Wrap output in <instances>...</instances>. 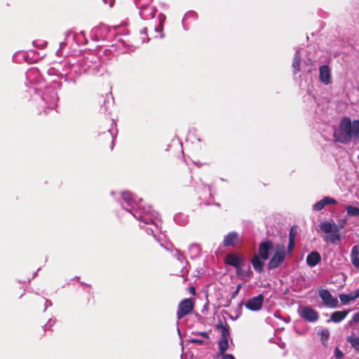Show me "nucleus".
<instances>
[{
  "instance_id": "23",
  "label": "nucleus",
  "mask_w": 359,
  "mask_h": 359,
  "mask_svg": "<svg viewBox=\"0 0 359 359\" xmlns=\"http://www.w3.org/2000/svg\"><path fill=\"white\" fill-rule=\"evenodd\" d=\"M201 249L200 245L196 243H193L189 245L188 252L190 258L194 259L201 255Z\"/></svg>"
},
{
  "instance_id": "14",
  "label": "nucleus",
  "mask_w": 359,
  "mask_h": 359,
  "mask_svg": "<svg viewBox=\"0 0 359 359\" xmlns=\"http://www.w3.org/2000/svg\"><path fill=\"white\" fill-rule=\"evenodd\" d=\"M226 263L236 267L238 272H239L244 264V261L240 256L236 254H229L226 257Z\"/></svg>"
},
{
  "instance_id": "32",
  "label": "nucleus",
  "mask_w": 359,
  "mask_h": 359,
  "mask_svg": "<svg viewBox=\"0 0 359 359\" xmlns=\"http://www.w3.org/2000/svg\"><path fill=\"white\" fill-rule=\"evenodd\" d=\"M38 73L39 72L36 69H29L26 73L27 80L29 81L30 83H32L34 77H36Z\"/></svg>"
},
{
  "instance_id": "2",
  "label": "nucleus",
  "mask_w": 359,
  "mask_h": 359,
  "mask_svg": "<svg viewBox=\"0 0 359 359\" xmlns=\"http://www.w3.org/2000/svg\"><path fill=\"white\" fill-rule=\"evenodd\" d=\"M334 135L337 142L343 144L359 140V120L351 121L348 117L343 118Z\"/></svg>"
},
{
  "instance_id": "43",
  "label": "nucleus",
  "mask_w": 359,
  "mask_h": 359,
  "mask_svg": "<svg viewBox=\"0 0 359 359\" xmlns=\"http://www.w3.org/2000/svg\"><path fill=\"white\" fill-rule=\"evenodd\" d=\"M104 4H109L110 7H112L114 0H102Z\"/></svg>"
},
{
  "instance_id": "3",
  "label": "nucleus",
  "mask_w": 359,
  "mask_h": 359,
  "mask_svg": "<svg viewBox=\"0 0 359 359\" xmlns=\"http://www.w3.org/2000/svg\"><path fill=\"white\" fill-rule=\"evenodd\" d=\"M62 83L60 82L54 81L49 86L46 87L42 92L35 87H33V90L35 94L41 96L42 101L44 102L48 108L53 109L57 106L58 101L56 89H60Z\"/></svg>"
},
{
  "instance_id": "36",
  "label": "nucleus",
  "mask_w": 359,
  "mask_h": 359,
  "mask_svg": "<svg viewBox=\"0 0 359 359\" xmlns=\"http://www.w3.org/2000/svg\"><path fill=\"white\" fill-rule=\"evenodd\" d=\"M334 353L336 359H341L343 358V353L339 349V348L336 347Z\"/></svg>"
},
{
  "instance_id": "10",
  "label": "nucleus",
  "mask_w": 359,
  "mask_h": 359,
  "mask_svg": "<svg viewBox=\"0 0 359 359\" xmlns=\"http://www.w3.org/2000/svg\"><path fill=\"white\" fill-rule=\"evenodd\" d=\"M241 237L236 231H231L224 237L221 246L235 248L241 244Z\"/></svg>"
},
{
  "instance_id": "47",
  "label": "nucleus",
  "mask_w": 359,
  "mask_h": 359,
  "mask_svg": "<svg viewBox=\"0 0 359 359\" xmlns=\"http://www.w3.org/2000/svg\"><path fill=\"white\" fill-rule=\"evenodd\" d=\"M141 34H147V27H144L140 32Z\"/></svg>"
},
{
  "instance_id": "4",
  "label": "nucleus",
  "mask_w": 359,
  "mask_h": 359,
  "mask_svg": "<svg viewBox=\"0 0 359 359\" xmlns=\"http://www.w3.org/2000/svg\"><path fill=\"white\" fill-rule=\"evenodd\" d=\"M79 62L83 74L97 75L102 72V66L95 55L90 54L79 60Z\"/></svg>"
},
{
  "instance_id": "46",
  "label": "nucleus",
  "mask_w": 359,
  "mask_h": 359,
  "mask_svg": "<svg viewBox=\"0 0 359 359\" xmlns=\"http://www.w3.org/2000/svg\"><path fill=\"white\" fill-rule=\"evenodd\" d=\"M189 292H190L192 294L195 295V294H196V290H195V287H193V286L189 287Z\"/></svg>"
},
{
  "instance_id": "37",
  "label": "nucleus",
  "mask_w": 359,
  "mask_h": 359,
  "mask_svg": "<svg viewBox=\"0 0 359 359\" xmlns=\"http://www.w3.org/2000/svg\"><path fill=\"white\" fill-rule=\"evenodd\" d=\"M294 236H292V232L290 233V239H289V245L288 248L289 250H291L294 247Z\"/></svg>"
},
{
  "instance_id": "51",
  "label": "nucleus",
  "mask_w": 359,
  "mask_h": 359,
  "mask_svg": "<svg viewBox=\"0 0 359 359\" xmlns=\"http://www.w3.org/2000/svg\"><path fill=\"white\" fill-rule=\"evenodd\" d=\"M60 50H57V51L56 54H57V55H59V53H60Z\"/></svg>"
},
{
  "instance_id": "35",
  "label": "nucleus",
  "mask_w": 359,
  "mask_h": 359,
  "mask_svg": "<svg viewBox=\"0 0 359 359\" xmlns=\"http://www.w3.org/2000/svg\"><path fill=\"white\" fill-rule=\"evenodd\" d=\"M359 322V311L358 313H355L352 319L348 322V325L352 326L354 323Z\"/></svg>"
},
{
  "instance_id": "24",
  "label": "nucleus",
  "mask_w": 359,
  "mask_h": 359,
  "mask_svg": "<svg viewBox=\"0 0 359 359\" xmlns=\"http://www.w3.org/2000/svg\"><path fill=\"white\" fill-rule=\"evenodd\" d=\"M165 20V16L162 14L159 13L158 15V25L154 27V30L156 32L161 33L160 37L162 39L164 37V34H163V22Z\"/></svg>"
},
{
  "instance_id": "50",
  "label": "nucleus",
  "mask_w": 359,
  "mask_h": 359,
  "mask_svg": "<svg viewBox=\"0 0 359 359\" xmlns=\"http://www.w3.org/2000/svg\"><path fill=\"white\" fill-rule=\"evenodd\" d=\"M239 288H240V285L238 286V289L235 291L233 295H235L236 294L238 293Z\"/></svg>"
},
{
  "instance_id": "5",
  "label": "nucleus",
  "mask_w": 359,
  "mask_h": 359,
  "mask_svg": "<svg viewBox=\"0 0 359 359\" xmlns=\"http://www.w3.org/2000/svg\"><path fill=\"white\" fill-rule=\"evenodd\" d=\"M217 329L221 331V336L218 341L219 351L216 353V358H220L221 355L225 354L226 351L229 348V340H231L229 328L227 325H224L222 323L217 325ZM232 344V341H231Z\"/></svg>"
},
{
  "instance_id": "29",
  "label": "nucleus",
  "mask_w": 359,
  "mask_h": 359,
  "mask_svg": "<svg viewBox=\"0 0 359 359\" xmlns=\"http://www.w3.org/2000/svg\"><path fill=\"white\" fill-rule=\"evenodd\" d=\"M347 341L351 344L355 351L359 353V337L351 335L347 337Z\"/></svg>"
},
{
  "instance_id": "28",
  "label": "nucleus",
  "mask_w": 359,
  "mask_h": 359,
  "mask_svg": "<svg viewBox=\"0 0 359 359\" xmlns=\"http://www.w3.org/2000/svg\"><path fill=\"white\" fill-rule=\"evenodd\" d=\"M339 299L343 305H347L351 302H353L355 299H354V297L353 296L352 293L349 294H340L339 295Z\"/></svg>"
},
{
  "instance_id": "38",
  "label": "nucleus",
  "mask_w": 359,
  "mask_h": 359,
  "mask_svg": "<svg viewBox=\"0 0 359 359\" xmlns=\"http://www.w3.org/2000/svg\"><path fill=\"white\" fill-rule=\"evenodd\" d=\"M195 15H196V13L193 11L188 12L184 15L183 20H186L189 18H194Z\"/></svg>"
},
{
  "instance_id": "20",
  "label": "nucleus",
  "mask_w": 359,
  "mask_h": 359,
  "mask_svg": "<svg viewBox=\"0 0 359 359\" xmlns=\"http://www.w3.org/2000/svg\"><path fill=\"white\" fill-rule=\"evenodd\" d=\"M349 311V310L334 311L331 314L330 318L327 320V322L331 321L334 323H339L345 319Z\"/></svg>"
},
{
  "instance_id": "41",
  "label": "nucleus",
  "mask_w": 359,
  "mask_h": 359,
  "mask_svg": "<svg viewBox=\"0 0 359 359\" xmlns=\"http://www.w3.org/2000/svg\"><path fill=\"white\" fill-rule=\"evenodd\" d=\"M55 323V320H53V319H50L48 321V323L47 325H46V327H48V328H50L51 326H53Z\"/></svg>"
},
{
  "instance_id": "22",
  "label": "nucleus",
  "mask_w": 359,
  "mask_h": 359,
  "mask_svg": "<svg viewBox=\"0 0 359 359\" xmlns=\"http://www.w3.org/2000/svg\"><path fill=\"white\" fill-rule=\"evenodd\" d=\"M351 260L353 266L359 269V244L353 247L351 252Z\"/></svg>"
},
{
  "instance_id": "26",
  "label": "nucleus",
  "mask_w": 359,
  "mask_h": 359,
  "mask_svg": "<svg viewBox=\"0 0 359 359\" xmlns=\"http://www.w3.org/2000/svg\"><path fill=\"white\" fill-rule=\"evenodd\" d=\"M300 62H301V53H300L299 50H298L296 51V53L294 54V60H293V62H292L294 74H297V72H299L300 71Z\"/></svg>"
},
{
  "instance_id": "17",
  "label": "nucleus",
  "mask_w": 359,
  "mask_h": 359,
  "mask_svg": "<svg viewBox=\"0 0 359 359\" xmlns=\"http://www.w3.org/2000/svg\"><path fill=\"white\" fill-rule=\"evenodd\" d=\"M264 302V297L262 294L252 298L248 300V309L252 311H259L261 309Z\"/></svg>"
},
{
  "instance_id": "13",
  "label": "nucleus",
  "mask_w": 359,
  "mask_h": 359,
  "mask_svg": "<svg viewBox=\"0 0 359 359\" xmlns=\"http://www.w3.org/2000/svg\"><path fill=\"white\" fill-rule=\"evenodd\" d=\"M71 68L72 69L70 73H67V75H66V82L76 84L78 78L83 73L79 65V61L76 63H72V67Z\"/></svg>"
},
{
  "instance_id": "18",
  "label": "nucleus",
  "mask_w": 359,
  "mask_h": 359,
  "mask_svg": "<svg viewBox=\"0 0 359 359\" xmlns=\"http://www.w3.org/2000/svg\"><path fill=\"white\" fill-rule=\"evenodd\" d=\"M271 248L272 243L270 241L262 243L259 248V257L263 260H266L269 258V253Z\"/></svg>"
},
{
  "instance_id": "44",
  "label": "nucleus",
  "mask_w": 359,
  "mask_h": 359,
  "mask_svg": "<svg viewBox=\"0 0 359 359\" xmlns=\"http://www.w3.org/2000/svg\"><path fill=\"white\" fill-rule=\"evenodd\" d=\"M52 306V302H51V301H50V300H48V299H46L45 309H44V310H43V311H46V309H47V307H48V306Z\"/></svg>"
},
{
  "instance_id": "33",
  "label": "nucleus",
  "mask_w": 359,
  "mask_h": 359,
  "mask_svg": "<svg viewBox=\"0 0 359 359\" xmlns=\"http://www.w3.org/2000/svg\"><path fill=\"white\" fill-rule=\"evenodd\" d=\"M118 130L117 129H109L107 132V134L110 137L111 139V149H113L114 148V141L117 135Z\"/></svg>"
},
{
  "instance_id": "12",
  "label": "nucleus",
  "mask_w": 359,
  "mask_h": 359,
  "mask_svg": "<svg viewBox=\"0 0 359 359\" xmlns=\"http://www.w3.org/2000/svg\"><path fill=\"white\" fill-rule=\"evenodd\" d=\"M299 316L310 322H315L318 318V313L309 306H301L298 309Z\"/></svg>"
},
{
  "instance_id": "30",
  "label": "nucleus",
  "mask_w": 359,
  "mask_h": 359,
  "mask_svg": "<svg viewBox=\"0 0 359 359\" xmlns=\"http://www.w3.org/2000/svg\"><path fill=\"white\" fill-rule=\"evenodd\" d=\"M346 210L348 216L359 217V208L353 205H347Z\"/></svg>"
},
{
  "instance_id": "39",
  "label": "nucleus",
  "mask_w": 359,
  "mask_h": 359,
  "mask_svg": "<svg viewBox=\"0 0 359 359\" xmlns=\"http://www.w3.org/2000/svg\"><path fill=\"white\" fill-rule=\"evenodd\" d=\"M189 341L191 343H193V344H200V345L203 344V341L200 339L192 338Z\"/></svg>"
},
{
  "instance_id": "49",
  "label": "nucleus",
  "mask_w": 359,
  "mask_h": 359,
  "mask_svg": "<svg viewBox=\"0 0 359 359\" xmlns=\"http://www.w3.org/2000/svg\"><path fill=\"white\" fill-rule=\"evenodd\" d=\"M242 305L245 306L247 308V302H243Z\"/></svg>"
},
{
  "instance_id": "25",
  "label": "nucleus",
  "mask_w": 359,
  "mask_h": 359,
  "mask_svg": "<svg viewBox=\"0 0 359 359\" xmlns=\"http://www.w3.org/2000/svg\"><path fill=\"white\" fill-rule=\"evenodd\" d=\"M262 259L259 256L256 255L252 259V264L257 272H262L264 269V262L262 260Z\"/></svg>"
},
{
  "instance_id": "16",
  "label": "nucleus",
  "mask_w": 359,
  "mask_h": 359,
  "mask_svg": "<svg viewBox=\"0 0 359 359\" xmlns=\"http://www.w3.org/2000/svg\"><path fill=\"white\" fill-rule=\"evenodd\" d=\"M319 79L325 85H328L331 83L330 69L327 65H323L320 67Z\"/></svg>"
},
{
  "instance_id": "45",
  "label": "nucleus",
  "mask_w": 359,
  "mask_h": 359,
  "mask_svg": "<svg viewBox=\"0 0 359 359\" xmlns=\"http://www.w3.org/2000/svg\"><path fill=\"white\" fill-rule=\"evenodd\" d=\"M201 336L206 338V339H208L209 338V334H208V332H200L199 334Z\"/></svg>"
},
{
  "instance_id": "34",
  "label": "nucleus",
  "mask_w": 359,
  "mask_h": 359,
  "mask_svg": "<svg viewBox=\"0 0 359 359\" xmlns=\"http://www.w3.org/2000/svg\"><path fill=\"white\" fill-rule=\"evenodd\" d=\"M72 67V63L69 62V63H66L62 68V76L64 78L65 81H66V75H67V73L68 74L70 73Z\"/></svg>"
},
{
  "instance_id": "48",
  "label": "nucleus",
  "mask_w": 359,
  "mask_h": 359,
  "mask_svg": "<svg viewBox=\"0 0 359 359\" xmlns=\"http://www.w3.org/2000/svg\"><path fill=\"white\" fill-rule=\"evenodd\" d=\"M346 224V219H344L341 222V224H340V227L341 228H343L344 226Z\"/></svg>"
},
{
  "instance_id": "8",
  "label": "nucleus",
  "mask_w": 359,
  "mask_h": 359,
  "mask_svg": "<svg viewBox=\"0 0 359 359\" xmlns=\"http://www.w3.org/2000/svg\"><path fill=\"white\" fill-rule=\"evenodd\" d=\"M285 248L283 245L276 246L275 252L268 264V269L271 270L278 268L285 260Z\"/></svg>"
},
{
  "instance_id": "21",
  "label": "nucleus",
  "mask_w": 359,
  "mask_h": 359,
  "mask_svg": "<svg viewBox=\"0 0 359 359\" xmlns=\"http://www.w3.org/2000/svg\"><path fill=\"white\" fill-rule=\"evenodd\" d=\"M320 260L321 257L320 254L316 251L311 252L306 257V263L311 267L316 266Z\"/></svg>"
},
{
  "instance_id": "15",
  "label": "nucleus",
  "mask_w": 359,
  "mask_h": 359,
  "mask_svg": "<svg viewBox=\"0 0 359 359\" xmlns=\"http://www.w3.org/2000/svg\"><path fill=\"white\" fill-rule=\"evenodd\" d=\"M172 256L175 257L181 263L185 264V266H183L182 269H181L180 273L182 277L186 278L189 273V269L187 268L189 265L188 261L186 259L184 255L177 249H175V250L172 252Z\"/></svg>"
},
{
  "instance_id": "1",
  "label": "nucleus",
  "mask_w": 359,
  "mask_h": 359,
  "mask_svg": "<svg viewBox=\"0 0 359 359\" xmlns=\"http://www.w3.org/2000/svg\"><path fill=\"white\" fill-rule=\"evenodd\" d=\"M120 204L124 210L130 212L136 219L144 225H151L153 227L146 228L145 231L148 234L156 237L154 233L161 227L162 223L157 212L152 210L151 206L143 205L142 199L137 201L129 191L121 193Z\"/></svg>"
},
{
  "instance_id": "11",
  "label": "nucleus",
  "mask_w": 359,
  "mask_h": 359,
  "mask_svg": "<svg viewBox=\"0 0 359 359\" xmlns=\"http://www.w3.org/2000/svg\"><path fill=\"white\" fill-rule=\"evenodd\" d=\"M319 296L327 307L334 309L338 306L339 302L337 299L333 297L329 290L325 289L319 290Z\"/></svg>"
},
{
  "instance_id": "52",
  "label": "nucleus",
  "mask_w": 359,
  "mask_h": 359,
  "mask_svg": "<svg viewBox=\"0 0 359 359\" xmlns=\"http://www.w3.org/2000/svg\"><path fill=\"white\" fill-rule=\"evenodd\" d=\"M290 232H292V231H291ZM292 236H295V235L294 234V233H292Z\"/></svg>"
},
{
  "instance_id": "27",
  "label": "nucleus",
  "mask_w": 359,
  "mask_h": 359,
  "mask_svg": "<svg viewBox=\"0 0 359 359\" xmlns=\"http://www.w3.org/2000/svg\"><path fill=\"white\" fill-rule=\"evenodd\" d=\"M174 220L177 224L184 226L188 223L189 218L188 216L184 214L177 213L174 216Z\"/></svg>"
},
{
  "instance_id": "7",
  "label": "nucleus",
  "mask_w": 359,
  "mask_h": 359,
  "mask_svg": "<svg viewBox=\"0 0 359 359\" xmlns=\"http://www.w3.org/2000/svg\"><path fill=\"white\" fill-rule=\"evenodd\" d=\"M319 227L320 229L326 234L332 233L331 235L327 236L325 240H327L332 243H335L341 241V236L338 232L337 226L334 222H323L320 224Z\"/></svg>"
},
{
  "instance_id": "40",
  "label": "nucleus",
  "mask_w": 359,
  "mask_h": 359,
  "mask_svg": "<svg viewBox=\"0 0 359 359\" xmlns=\"http://www.w3.org/2000/svg\"><path fill=\"white\" fill-rule=\"evenodd\" d=\"M220 357H222V359H236L232 354L229 353L221 355Z\"/></svg>"
},
{
  "instance_id": "31",
  "label": "nucleus",
  "mask_w": 359,
  "mask_h": 359,
  "mask_svg": "<svg viewBox=\"0 0 359 359\" xmlns=\"http://www.w3.org/2000/svg\"><path fill=\"white\" fill-rule=\"evenodd\" d=\"M319 334L320 335L322 344L325 346L330 336L329 330L327 329H323L319 332Z\"/></svg>"
},
{
  "instance_id": "42",
  "label": "nucleus",
  "mask_w": 359,
  "mask_h": 359,
  "mask_svg": "<svg viewBox=\"0 0 359 359\" xmlns=\"http://www.w3.org/2000/svg\"><path fill=\"white\" fill-rule=\"evenodd\" d=\"M352 294L354 297L355 299L359 298V288H358L353 292H352Z\"/></svg>"
},
{
  "instance_id": "6",
  "label": "nucleus",
  "mask_w": 359,
  "mask_h": 359,
  "mask_svg": "<svg viewBox=\"0 0 359 359\" xmlns=\"http://www.w3.org/2000/svg\"><path fill=\"white\" fill-rule=\"evenodd\" d=\"M152 0H135L136 6L140 9V15L142 20H149L154 18L157 12L154 6L149 4Z\"/></svg>"
},
{
  "instance_id": "19",
  "label": "nucleus",
  "mask_w": 359,
  "mask_h": 359,
  "mask_svg": "<svg viewBox=\"0 0 359 359\" xmlns=\"http://www.w3.org/2000/svg\"><path fill=\"white\" fill-rule=\"evenodd\" d=\"M337 202L335 199L330 197H325L322 200L318 201L313 205V210L315 211H320L324 208L326 205L337 204Z\"/></svg>"
},
{
  "instance_id": "9",
  "label": "nucleus",
  "mask_w": 359,
  "mask_h": 359,
  "mask_svg": "<svg viewBox=\"0 0 359 359\" xmlns=\"http://www.w3.org/2000/svg\"><path fill=\"white\" fill-rule=\"evenodd\" d=\"M194 309V302L191 299H184L180 302L177 307V318L182 319L189 314Z\"/></svg>"
},
{
  "instance_id": "53",
  "label": "nucleus",
  "mask_w": 359,
  "mask_h": 359,
  "mask_svg": "<svg viewBox=\"0 0 359 359\" xmlns=\"http://www.w3.org/2000/svg\"><path fill=\"white\" fill-rule=\"evenodd\" d=\"M177 332H178L179 334H180V330H179V329H177Z\"/></svg>"
}]
</instances>
